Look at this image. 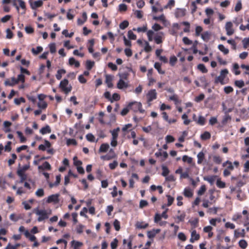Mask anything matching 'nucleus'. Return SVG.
I'll return each instance as SVG.
<instances>
[{
  "instance_id": "obj_4",
  "label": "nucleus",
  "mask_w": 249,
  "mask_h": 249,
  "mask_svg": "<svg viewBox=\"0 0 249 249\" xmlns=\"http://www.w3.org/2000/svg\"><path fill=\"white\" fill-rule=\"evenodd\" d=\"M228 72L229 71L227 69L222 70L220 72V75L216 77L215 79V83H220L222 85L225 84V83L224 82V80L226 77V75L228 74Z\"/></svg>"
},
{
  "instance_id": "obj_25",
  "label": "nucleus",
  "mask_w": 249,
  "mask_h": 249,
  "mask_svg": "<svg viewBox=\"0 0 249 249\" xmlns=\"http://www.w3.org/2000/svg\"><path fill=\"white\" fill-rule=\"evenodd\" d=\"M216 177V176H209L205 177L204 178V179L209 182L211 184V185H213L215 180Z\"/></svg>"
},
{
  "instance_id": "obj_59",
  "label": "nucleus",
  "mask_w": 249,
  "mask_h": 249,
  "mask_svg": "<svg viewBox=\"0 0 249 249\" xmlns=\"http://www.w3.org/2000/svg\"><path fill=\"white\" fill-rule=\"evenodd\" d=\"M113 225L115 229L117 231H119L120 229V222L117 220L115 219L113 222Z\"/></svg>"
},
{
  "instance_id": "obj_15",
  "label": "nucleus",
  "mask_w": 249,
  "mask_h": 249,
  "mask_svg": "<svg viewBox=\"0 0 249 249\" xmlns=\"http://www.w3.org/2000/svg\"><path fill=\"white\" fill-rule=\"evenodd\" d=\"M223 167H226V169L230 171H232L234 169V167L232 165V162L229 160H227L222 164Z\"/></svg>"
},
{
  "instance_id": "obj_30",
  "label": "nucleus",
  "mask_w": 249,
  "mask_h": 249,
  "mask_svg": "<svg viewBox=\"0 0 249 249\" xmlns=\"http://www.w3.org/2000/svg\"><path fill=\"white\" fill-rule=\"evenodd\" d=\"M89 45L88 46V50L90 53L93 52V46L94 44V39H91L89 40Z\"/></svg>"
},
{
  "instance_id": "obj_57",
  "label": "nucleus",
  "mask_w": 249,
  "mask_h": 249,
  "mask_svg": "<svg viewBox=\"0 0 249 249\" xmlns=\"http://www.w3.org/2000/svg\"><path fill=\"white\" fill-rule=\"evenodd\" d=\"M84 226L82 224H79L77 226L76 231L77 233H82L83 231Z\"/></svg>"
},
{
  "instance_id": "obj_53",
  "label": "nucleus",
  "mask_w": 249,
  "mask_h": 249,
  "mask_svg": "<svg viewBox=\"0 0 249 249\" xmlns=\"http://www.w3.org/2000/svg\"><path fill=\"white\" fill-rule=\"evenodd\" d=\"M205 98V95L203 93L200 94L198 96H196L195 101L197 103L202 101Z\"/></svg>"
},
{
  "instance_id": "obj_14",
  "label": "nucleus",
  "mask_w": 249,
  "mask_h": 249,
  "mask_svg": "<svg viewBox=\"0 0 249 249\" xmlns=\"http://www.w3.org/2000/svg\"><path fill=\"white\" fill-rule=\"evenodd\" d=\"M43 1L41 0H38L34 1L31 4V7L33 9H36L42 6Z\"/></svg>"
},
{
  "instance_id": "obj_56",
  "label": "nucleus",
  "mask_w": 249,
  "mask_h": 249,
  "mask_svg": "<svg viewBox=\"0 0 249 249\" xmlns=\"http://www.w3.org/2000/svg\"><path fill=\"white\" fill-rule=\"evenodd\" d=\"M36 195L39 197H42L44 195V192L43 189H39L36 192Z\"/></svg>"
},
{
  "instance_id": "obj_48",
  "label": "nucleus",
  "mask_w": 249,
  "mask_h": 249,
  "mask_svg": "<svg viewBox=\"0 0 249 249\" xmlns=\"http://www.w3.org/2000/svg\"><path fill=\"white\" fill-rule=\"evenodd\" d=\"M87 140L90 142H94L95 141V137L91 133H88L86 136Z\"/></svg>"
},
{
  "instance_id": "obj_21",
  "label": "nucleus",
  "mask_w": 249,
  "mask_h": 249,
  "mask_svg": "<svg viewBox=\"0 0 249 249\" xmlns=\"http://www.w3.org/2000/svg\"><path fill=\"white\" fill-rule=\"evenodd\" d=\"M69 63L70 65H74L76 68L80 67V63L78 61H76L73 57H71L69 58Z\"/></svg>"
},
{
  "instance_id": "obj_34",
  "label": "nucleus",
  "mask_w": 249,
  "mask_h": 249,
  "mask_svg": "<svg viewBox=\"0 0 249 249\" xmlns=\"http://www.w3.org/2000/svg\"><path fill=\"white\" fill-rule=\"evenodd\" d=\"M178 61V59L175 55L171 56L169 59V64L171 66H174Z\"/></svg>"
},
{
  "instance_id": "obj_58",
  "label": "nucleus",
  "mask_w": 249,
  "mask_h": 249,
  "mask_svg": "<svg viewBox=\"0 0 249 249\" xmlns=\"http://www.w3.org/2000/svg\"><path fill=\"white\" fill-rule=\"evenodd\" d=\"M128 37L130 39L135 40L136 39L137 36L131 30H129L128 32Z\"/></svg>"
},
{
  "instance_id": "obj_45",
  "label": "nucleus",
  "mask_w": 249,
  "mask_h": 249,
  "mask_svg": "<svg viewBox=\"0 0 249 249\" xmlns=\"http://www.w3.org/2000/svg\"><path fill=\"white\" fill-rule=\"evenodd\" d=\"M94 65V62L90 60H87L86 61V68L88 70H90Z\"/></svg>"
},
{
  "instance_id": "obj_55",
  "label": "nucleus",
  "mask_w": 249,
  "mask_h": 249,
  "mask_svg": "<svg viewBox=\"0 0 249 249\" xmlns=\"http://www.w3.org/2000/svg\"><path fill=\"white\" fill-rule=\"evenodd\" d=\"M182 119L184 120L183 123L185 125H188L191 122L190 120L188 119V116L186 114H183L181 117Z\"/></svg>"
},
{
  "instance_id": "obj_47",
  "label": "nucleus",
  "mask_w": 249,
  "mask_h": 249,
  "mask_svg": "<svg viewBox=\"0 0 249 249\" xmlns=\"http://www.w3.org/2000/svg\"><path fill=\"white\" fill-rule=\"evenodd\" d=\"M16 81H17V84L19 82H21L22 83L25 82V76L23 74H20L18 75V78H16Z\"/></svg>"
},
{
  "instance_id": "obj_51",
  "label": "nucleus",
  "mask_w": 249,
  "mask_h": 249,
  "mask_svg": "<svg viewBox=\"0 0 249 249\" xmlns=\"http://www.w3.org/2000/svg\"><path fill=\"white\" fill-rule=\"evenodd\" d=\"M227 42L231 46L232 49L235 50L236 49V43L233 39H229Z\"/></svg>"
},
{
  "instance_id": "obj_18",
  "label": "nucleus",
  "mask_w": 249,
  "mask_h": 249,
  "mask_svg": "<svg viewBox=\"0 0 249 249\" xmlns=\"http://www.w3.org/2000/svg\"><path fill=\"white\" fill-rule=\"evenodd\" d=\"M112 78L111 75H106V83L107 85V87L111 88L113 87V85L112 83Z\"/></svg>"
},
{
  "instance_id": "obj_62",
  "label": "nucleus",
  "mask_w": 249,
  "mask_h": 249,
  "mask_svg": "<svg viewBox=\"0 0 249 249\" xmlns=\"http://www.w3.org/2000/svg\"><path fill=\"white\" fill-rule=\"evenodd\" d=\"M134 15L139 19L142 18L143 17L142 12L141 10H136L134 12Z\"/></svg>"
},
{
  "instance_id": "obj_22",
  "label": "nucleus",
  "mask_w": 249,
  "mask_h": 249,
  "mask_svg": "<svg viewBox=\"0 0 249 249\" xmlns=\"http://www.w3.org/2000/svg\"><path fill=\"white\" fill-rule=\"evenodd\" d=\"M38 168L39 169H42V170L46 169V170H50L51 169V165L50 164V163L48 161H45L43 163L42 165H40V166H38Z\"/></svg>"
},
{
  "instance_id": "obj_23",
  "label": "nucleus",
  "mask_w": 249,
  "mask_h": 249,
  "mask_svg": "<svg viewBox=\"0 0 249 249\" xmlns=\"http://www.w3.org/2000/svg\"><path fill=\"white\" fill-rule=\"evenodd\" d=\"M210 36H211L210 33L208 31L204 32L201 35L202 39L204 41H206V42L208 41L210 39Z\"/></svg>"
},
{
  "instance_id": "obj_27",
  "label": "nucleus",
  "mask_w": 249,
  "mask_h": 249,
  "mask_svg": "<svg viewBox=\"0 0 249 249\" xmlns=\"http://www.w3.org/2000/svg\"><path fill=\"white\" fill-rule=\"evenodd\" d=\"M66 73V71L64 69L58 70L55 75L56 79L57 80H60L62 78V75L65 74Z\"/></svg>"
},
{
  "instance_id": "obj_29",
  "label": "nucleus",
  "mask_w": 249,
  "mask_h": 249,
  "mask_svg": "<svg viewBox=\"0 0 249 249\" xmlns=\"http://www.w3.org/2000/svg\"><path fill=\"white\" fill-rule=\"evenodd\" d=\"M204 154L202 152L198 153V154L197 155V163L199 164L202 163V161L204 159Z\"/></svg>"
},
{
  "instance_id": "obj_2",
  "label": "nucleus",
  "mask_w": 249,
  "mask_h": 249,
  "mask_svg": "<svg viewBox=\"0 0 249 249\" xmlns=\"http://www.w3.org/2000/svg\"><path fill=\"white\" fill-rule=\"evenodd\" d=\"M68 80L67 79H64L60 82L59 84V88L65 94H68L69 93L72 89V87L71 85L69 87H67V86L68 85Z\"/></svg>"
},
{
  "instance_id": "obj_9",
  "label": "nucleus",
  "mask_w": 249,
  "mask_h": 249,
  "mask_svg": "<svg viewBox=\"0 0 249 249\" xmlns=\"http://www.w3.org/2000/svg\"><path fill=\"white\" fill-rule=\"evenodd\" d=\"M147 102H150L157 98V92L155 89H152L147 94Z\"/></svg>"
},
{
  "instance_id": "obj_41",
  "label": "nucleus",
  "mask_w": 249,
  "mask_h": 249,
  "mask_svg": "<svg viewBox=\"0 0 249 249\" xmlns=\"http://www.w3.org/2000/svg\"><path fill=\"white\" fill-rule=\"evenodd\" d=\"M17 134L18 135V137L20 139V142L23 143L26 142V138L23 136L22 133L21 131H17Z\"/></svg>"
},
{
  "instance_id": "obj_28",
  "label": "nucleus",
  "mask_w": 249,
  "mask_h": 249,
  "mask_svg": "<svg viewBox=\"0 0 249 249\" xmlns=\"http://www.w3.org/2000/svg\"><path fill=\"white\" fill-rule=\"evenodd\" d=\"M218 49L222 52L224 54L226 55L229 53V50L228 49L226 48L222 44H219L218 46Z\"/></svg>"
},
{
  "instance_id": "obj_36",
  "label": "nucleus",
  "mask_w": 249,
  "mask_h": 249,
  "mask_svg": "<svg viewBox=\"0 0 249 249\" xmlns=\"http://www.w3.org/2000/svg\"><path fill=\"white\" fill-rule=\"evenodd\" d=\"M238 244L239 247L243 249H245L248 246L247 242L244 239L240 240Z\"/></svg>"
},
{
  "instance_id": "obj_1",
  "label": "nucleus",
  "mask_w": 249,
  "mask_h": 249,
  "mask_svg": "<svg viewBox=\"0 0 249 249\" xmlns=\"http://www.w3.org/2000/svg\"><path fill=\"white\" fill-rule=\"evenodd\" d=\"M147 36L148 39L149 41H152L153 39L155 43L160 44L162 43L164 37V33L163 32H159L155 34L152 30H148L147 32Z\"/></svg>"
},
{
  "instance_id": "obj_54",
  "label": "nucleus",
  "mask_w": 249,
  "mask_h": 249,
  "mask_svg": "<svg viewBox=\"0 0 249 249\" xmlns=\"http://www.w3.org/2000/svg\"><path fill=\"white\" fill-rule=\"evenodd\" d=\"M147 25H145L143 26L142 27H138V28H137V29H135L134 28L133 30H134V31L136 30L138 32L140 33V32H145L147 31Z\"/></svg>"
},
{
  "instance_id": "obj_61",
  "label": "nucleus",
  "mask_w": 249,
  "mask_h": 249,
  "mask_svg": "<svg viewBox=\"0 0 249 249\" xmlns=\"http://www.w3.org/2000/svg\"><path fill=\"white\" fill-rule=\"evenodd\" d=\"M242 43L243 44V47L245 49L247 48L248 47H249V38H245L242 40Z\"/></svg>"
},
{
  "instance_id": "obj_7",
  "label": "nucleus",
  "mask_w": 249,
  "mask_h": 249,
  "mask_svg": "<svg viewBox=\"0 0 249 249\" xmlns=\"http://www.w3.org/2000/svg\"><path fill=\"white\" fill-rule=\"evenodd\" d=\"M59 195L58 194L52 195L48 196L46 202L48 203H53L56 204L59 202Z\"/></svg>"
},
{
  "instance_id": "obj_40",
  "label": "nucleus",
  "mask_w": 249,
  "mask_h": 249,
  "mask_svg": "<svg viewBox=\"0 0 249 249\" xmlns=\"http://www.w3.org/2000/svg\"><path fill=\"white\" fill-rule=\"evenodd\" d=\"M205 121L206 120L205 118L202 116H199L197 121H196V123L200 125H204L205 124Z\"/></svg>"
},
{
  "instance_id": "obj_35",
  "label": "nucleus",
  "mask_w": 249,
  "mask_h": 249,
  "mask_svg": "<svg viewBox=\"0 0 249 249\" xmlns=\"http://www.w3.org/2000/svg\"><path fill=\"white\" fill-rule=\"evenodd\" d=\"M185 15V10L182 9H179L176 13V16L177 18L182 17Z\"/></svg>"
},
{
  "instance_id": "obj_44",
  "label": "nucleus",
  "mask_w": 249,
  "mask_h": 249,
  "mask_svg": "<svg viewBox=\"0 0 249 249\" xmlns=\"http://www.w3.org/2000/svg\"><path fill=\"white\" fill-rule=\"evenodd\" d=\"M120 131L119 127L113 129L111 132L113 139H117L118 136V132Z\"/></svg>"
},
{
  "instance_id": "obj_32",
  "label": "nucleus",
  "mask_w": 249,
  "mask_h": 249,
  "mask_svg": "<svg viewBox=\"0 0 249 249\" xmlns=\"http://www.w3.org/2000/svg\"><path fill=\"white\" fill-rule=\"evenodd\" d=\"M181 24L185 26V28L183 29V32L185 33H189L190 29V24L188 21H183L181 23Z\"/></svg>"
},
{
  "instance_id": "obj_37",
  "label": "nucleus",
  "mask_w": 249,
  "mask_h": 249,
  "mask_svg": "<svg viewBox=\"0 0 249 249\" xmlns=\"http://www.w3.org/2000/svg\"><path fill=\"white\" fill-rule=\"evenodd\" d=\"M197 69L201 71L202 73H207L208 70L205 66L203 64H199L197 65Z\"/></svg>"
},
{
  "instance_id": "obj_63",
  "label": "nucleus",
  "mask_w": 249,
  "mask_h": 249,
  "mask_svg": "<svg viewBox=\"0 0 249 249\" xmlns=\"http://www.w3.org/2000/svg\"><path fill=\"white\" fill-rule=\"evenodd\" d=\"M166 143L173 142L175 141V138L171 135H167L165 137Z\"/></svg>"
},
{
  "instance_id": "obj_64",
  "label": "nucleus",
  "mask_w": 249,
  "mask_h": 249,
  "mask_svg": "<svg viewBox=\"0 0 249 249\" xmlns=\"http://www.w3.org/2000/svg\"><path fill=\"white\" fill-rule=\"evenodd\" d=\"M118 241L117 238L114 239L113 241L111 243V249H115L117 247Z\"/></svg>"
},
{
  "instance_id": "obj_5",
  "label": "nucleus",
  "mask_w": 249,
  "mask_h": 249,
  "mask_svg": "<svg viewBox=\"0 0 249 249\" xmlns=\"http://www.w3.org/2000/svg\"><path fill=\"white\" fill-rule=\"evenodd\" d=\"M121 78H124L125 79H127V75L124 73L120 75ZM128 85L126 83H125L122 79H120L117 85V87L119 89H123L124 88H127Z\"/></svg>"
},
{
  "instance_id": "obj_24",
  "label": "nucleus",
  "mask_w": 249,
  "mask_h": 249,
  "mask_svg": "<svg viewBox=\"0 0 249 249\" xmlns=\"http://www.w3.org/2000/svg\"><path fill=\"white\" fill-rule=\"evenodd\" d=\"M160 230L157 229L156 230H153L152 231H148L147 232V236L149 238H154L157 233H159L160 231Z\"/></svg>"
},
{
  "instance_id": "obj_39",
  "label": "nucleus",
  "mask_w": 249,
  "mask_h": 249,
  "mask_svg": "<svg viewBox=\"0 0 249 249\" xmlns=\"http://www.w3.org/2000/svg\"><path fill=\"white\" fill-rule=\"evenodd\" d=\"M231 118L230 115L225 114V115H224V116L222 119V124H225L227 123V122L231 120Z\"/></svg>"
},
{
  "instance_id": "obj_60",
  "label": "nucleus",
  "mask_w": 249,
  "mask_h": 249,
  "mask_svg": "<svg viewBox=\"0 0 249 249\" xmlns=\"http://www.w3.org/2000/svg\"><path fill=\"white\" fill-rule=\"evenodd\" d=\"M152 28L155 31H158L163 29V27L158 23H155L152 27Z\"/></svg>"
},
{
  "instance_id": "obj_49",
  "label": "nucleus",
  "mask_w": 249,
  "mask_h": 249,
  "mask_svg": "<svg viewBox=\"0 0 249 249\" xmlns=\"http://www.w3.org/2000/svg\"><path fill=\"white\" fill-rule=\"evenodd\" d=\"M127 9V6L126 4L122 3L119 5V11L120 12H125Z\"/></svg>"
},
{
  "instance_id": "obj_52",
  "label": "nucleus",
  "mask_w": 249,
  "mask_h": 249,
  "mask_svg": "<svg viewBox=\"0 0 249 249\" xmlns=\"http://www.w3.org/2000/svg\"><path fill=\"white\" fill-rule=\"evenodd\" d=\"M62 34L65 36V37H71L73 35H74V33L73 32H71L70 33H69L68 32V31L66 29L65 30H64L62 32Z\"/></svg>"
},
{
  "instance_id": "obj_38",
  "label": "nucleus",
  "mask_w": 249,
  "mask_h": 249,
  "mask_svg": "<svg viewBox=\"0 0 249 249\" xmlns=\"http://www.w3.org/2000/svg\"><path fill=\"white\" fill-rule=\"evenodd\" d=\"M42 50H43V48L42 47L38 46L36 47V49L34 48H32L31 51L33 54L36 55V54H38L39 53H40V52H41L42 51Z\"/></svg>"
},
{
  "instance_id": "obj_3",
  "label": "nucleus",
  "mask_w": 249,
  "mask_h": 249,
  "mask_svg": "<svg viewBox=\"0 0 249 249\" xmlns=\"http://www.w3.org/2000/svg\"><path fill=\"white\" fill-rule=\"evenodd\" d=\"M34 212L36 215L39 216L37 218V221L39 222H41L48 218V214L45 210L36 209L34 210Z\"/></svg>"
},
{
  "instance_id": "obj_16",
  "label": "nucleus",
  "mask_w": 249,
  "mask_h": 249,
  "mask_svg": "<svg viewBox=\"0 0 249 249\" xmlns=\"http://www.w3.org/2000/svg\"><path fill=\"white\" fill-rule=\"evenodd\" d=\"M40 133L42 135H45L51 132V128L49 125H46L45 127H43L40 129Z\"/></svg>"
},
{
  "instance_id": "obj_10",
  "label": "nucleus",
  "mask_w": 249,
  "mask_h": 249,
  "mask_svg": "<svg viewBox=\"0 0 249 249\" xmlns=\"http://www.w3.org/2000/svg\"><path fill=\"white\" fill-rule=\"evenodd\" d=\"M110 155H106L105 156H102L101 157V159L103 160H108L112 159H114L116 158V155L112 149H111L109 150Z\"/></svg>"
},
{
  "instance_id": "obj_33",
  "label": "nucleus",
  "mask_w": 249,
  "mask_h": 249,
  "mask_svg": "<svg viewBox=\"0 0 249 249\" xmlns=\"http://www.w3.org/2000/svg\"><path fill=\"white\" fill-rule=\"evenodd\" d=\"M245 235V231L244 229H242L240 232L238 231L237 230L234 231V236L236 238L239 236L244 237Z\"/></svg>"
},
{
  "instance_id": "obj_46",
  "label": "nucleus",
  "mask_w": 249,
  "mask_h": 249,
  "mask_svg": "<svg viewBox=\"0 0 249 249\" xmlns=\"http://www.w3.org/2000/svg\"><path fill=\"white\" fill-rule=\"evenodd\" d=\"M162 172L161 173V175L163 177H166L169 173V170L168 168L165 166H162Z\"/></svg>"
},
{
  "instance_id": "obj_31",
  "label": "nucleus",
  "mask_w": 249,
  "mask_h": 249,
  "mask_svg": "<svg viewBox=\"0 0 249 249\" xmlns=\"http://www.w3.org/2000/svg\"><path fill=\"white\" fill-rule=\"evenodd\" d=\"M211 135L210 132L208 131L204 132L200 136V138L202 140H207L211 138Z\"/></svg>"
},
{
  "instance_id": "obj_19",
  "label": "nucleus",
  "mask_w": 249,
  "mask_h": 249,
  "mask_svg": "<svg viewBox=\"0 0 249 249\" xmlns=\"http://www.w3.org/2000/svg\"><path fill=\"white\" fill-rule=\"evenodd\" d=\"M161 64L159 62H155L154 65V68L158 71L159 73L163 74L165 73V71L162 70L161 68Z\"/></svg>"
},
{
  "instance_id": "obj_20",
  "label": "nucleus",
  "mask_w": 249,
  "mask_h": 249,
  "mask_svg": "<svg viewBox=\"0 0 249 249\" xmlns=\"http://www.w3.org/2000/svg\"><path fill=\"white\" fill-rule=\"evenodd\" d=\"M109 147V144L107 143H103L101 145L99 148V152L100 153H105L106 152Z\"/></svg>"
},
{
  "instance_id": "obj_13",
  "label": "nucleus",
  "mask_w": 249,
  "mask_h": 249,
  "mask_svg": "<svg viewBox=\"0 0 249 249\" xmlns=\"http://www.w3.org/2000/svg\"><path fill=\"white\" fill-rule=\"evenodd\" d=\"M12 125V123L9 121H6L3 123V131L5 133H8L11 131L10 126Z\"/></svg>"
},
{
  "instance_id": "obj_26",
  "label": "nucleus",
  "mask_w": 249,
  "mask_h": 249,
  "mask_svg": "<svg viewBox=\"0 0 249 249\" xmlns=\"http://www.w3.org/2000/svg\"><path fill=\"white\" fill-rule=\"evenodd\" d=\"M183 194L184 196L187 197H191L193 195V192L189 188H185L184 190Z\"/></svg>"
},
{
  "instance_id": "obj_8",
  "label": "nucleus",
  "mask_w": 249,
  "mask_h": 249,
  "mask_svg": "<svg viewBox=\"0 0 249 249\" xmlns=\"http://www.w3.org/2000/svg\"><path fill=\"white\" fill-rule=\"evenodd\" d=\"M130 110H133L134 112H137L138 109L141 108L142 104L136 102L130 103L128 105Z\"/></svg>"
},
{
  "instance_id": "obj_42",
  "label": "nucleus",
  "mask_w": 249,
  "mask_h": 249,
  "mask_svg": "<svg viewBox=\"0 0 249 249\" xmlns=\"http://www.w3.org/2000/svg\"><path fill=\"white\" fill-rule=\"evenodd\" d=\"M129 25V22L127 20H124L122 22L120 25L119 27L121 29L124 30L127 28Z\"/></svg>"
},
{
  "instance_id": "obj_12",
  "label": "nucleus",
  "mask_w": 249,
  "mask_h": 249,
  "mask_svg": "<svg viewBox=\"0 0 249 249\" xmlns=\"http://www.w3.org/2000/svg\"><path fill=\"white\" fill-rule=\"evenodd\" d=\"M200 238V235L197 233L196 230H194L191 233V237L190 239V242L194 243L195 241L199 240Z\"/></svg>"
},
{
  "instance_id": "obj_6",
  "label": "nucleus",
  "mask_w": 249,
  "mask_h": 249,
  "mask_svg": "<svg viewBox=\"0 0 249 249\" xmlns=\"http://www.w3.org/2000/svg\"><path fill=\"white\" fill-rule=\"evenodd\" d=\"M225 28L226 31V34L228 36H230L234 34V30L233 28V24L231 22L228 21L226 22Z\"/></svg>"
},
{
  "instance_id": "obj_43",
  "label": "nucleus",
  "mask_w": 249,
  "mask_h": 249,
  "mask_svg": "<svg viewBox=\"0 0 249 249\" xmlns=\"http://www.w3.org/2000/svg\"><path fill=\"white\" fill-rule=\"evenodd\" d=\"M216 186L219 188H224L226 186V184L224 182L222 181L220 178H218L216 181Z\"/></svg>"
},
{
  "instance_id": "obj_17",
  "label": "nucleus",
  "mask_w": 249,
  "mask_h": 249,
  "mask_svg": "<svg viewBox=\"0 0 249 249\" xmlns=\"http://www.w3.org/2000/svg\"><path fill=\"white\" fill-rule=\"evenodd\" d=\"M148 225V223L143 222H137L135 225L136 228L139 229H146Z\"/></svg>"
},
{
  "instance_id": "obj_50",
  "label": "nucleus",
  "mask_w": 249,
  "mask_h": 249,
  "mask_svg": "<svg viewBox=\"0 0 249 249\" xmlns=\"http://www.w3.org/2000/svg\"><path fill=\"white\" fill-rule=\"evenodd\" d=\"M222 158L219 156H214L213 157V161L216 164H220L222 162Z\"/></svg>"
},
{
  "instance_id": "obj_11",
  "label": "nucleus",
  "mask_w": 249,
  "mask_h": 249,
  "mask_svg": "<svg viewBox=\"0 0 249 249\" xmlns=\"http://www.w3.org/2000/svg\"><path fill=\"white\" fill-rule=\"evenodd\" d=\"M16 84H17V81H16V78L14 77H12L11 79H7L4 82L5 86L13 87Z\"/></svg>"
}]
</instances>
